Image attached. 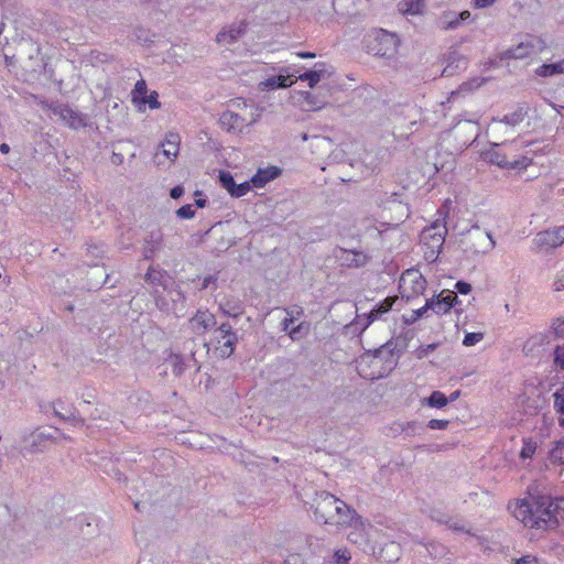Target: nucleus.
I'll return each mask as SVG.
<instances>
[{
    "label": "nucleus",
    "mask_w": 564,
    "mask_h": 564,
    "mask_svg": "<svg viewBox=\"0 0 564 564\" xmlns=\"http://www.w3.org/2000/svg\"><path fill=\"white\" fill-rule=\"evenodd\" d=\"M513 517L524 527L536 530H553L564 518V498L529 494L509 503Z\"/></svg>",
    "instance_id": "f257e3e1"
},
{
    "label": "nucleus",
    "mask_w": 564,
    "mask_h": 564,
    "mask_svg": "<svg viewBox=\"0 0 564 564\" xmlns=\"http://www.w3.org/2000/svg\"><path fill=\"white\" fill-rule=\"evenodd\" d=\"M312 508L318 523L329 525H350L356 518L354 509L327 491L316 494Z\"/></svg>",
    "instance_id": "f03ea898"
},
{
    "label": "nucleus",
    "mask_w": 564,
    "mask_h": 564,
    "mask_svg": "<svg viewBox=\"0 0 564 564\" xmlns=\"http://www.w3.org/2000/svg\"><path fill=\"white\" fill-rule=\"evenodd\" d=\"M15 59L29 73H41L46 66L40 44L30 37H22L17 43Z\"/></svg>",
    "instance_id": "7ed1b4c3"
},
{
    "label": "nucleus",
    "mask_w": 564,
    "mask_h": 564,
    "mask_svg": "<svg viewBox=\"0 0 564 564\" xmlns=\"http://www.w3.org/2000/svg\"><path fill=\"white\" fill-rule=\"evenodd\" d=\"M242 105V112L238 113L232 110L224 111L220 115L219 123L228 132H241L245 127H248L258 121L260 118V110L253 106L249 107L243 100L237 102V106Z\"/></svg>",
    "instance_id": "20e7f679"
},
{
    "label": "nucleus",
    "mask_w": 564,
    "mask_h": 564,
    "mask_svg": "<svg viewBox=\"0 0 564 564\" xmlns=\"http://www.w3.org/2000/svg\"><path fill=\"white\" fill-rule=\"evenodd\" d=\"M212 343L221 358H228L236 349L238 335L229 323H221L214 329Z\"/></svg>",
    "instance_id": "39448f33"
},
{
    "label": "nucleus",
    "mask_w": 564,
    "mask_h": 564,
    "mask_svg": "<svg viewBox=\"0 0 564 564\" xmlns=\"http://www.w3.org/2000/svg\"><path fill=\"white\" fill-rule=\"evenodd\" d=\"M399 289L402 297L409 301L424 293L426 280L419 270L409 269L402 273L399 281Z\"/></svg>",
    "instance_id": "423d86ee"
},
{
    "label": "nucleus",
    "mask_w": 564,
    "mask_h": 564,
    "mask_svg": "<svg viewBox=\"0 0 564 564\" xmlns=\"http://www.w3.org/2000/svg\"><path fill=\"white\" fill-rule=\"evenodd\" d=\"M527 115V111L519 107L513 112L503 116L502 119H492L489 130L494 138H499L501 134L511 135L513 128L520 124Z\"/></svg>",
    "instance_id": "0eeeda50"
},
{
    "label": "nucleus",
    "mask_w": 564,
    "mask_h": 564,
    "mask_svg": "<svg viewBox=\"0 0 564 564\" xmlns=\"http://www.w3.org/2000/svg\"><path fill=\"white\" fill-rule=\"evenodd\" d=\"M465 243V251L470 252L471 254H485L492 250L496 245L491 235L487 231L480 230L479 227H476L474 230L468 232Z\"/></svg>",
    "instance_id": "6e6552de"
},
{
    "label": "nucleus",
    "mask_w": 564,
    "mask_h": 564,
    "mask_svg": "<svg viewBox=\"0 0 564 564\" xmlns=\"http://www.w3.org/2000/svg\"><path fill=\"white\" fill-rule=\"evenodd\" d=\"M399 44L400 40L397 34L380 30L375 37L371 51L381 57H392L397 54Z\"/></svg>",
    "instance_id": "1a4fd4ad"
},
{
    "label": "nucleus",
    "mask_w": 564,
    "mask_h": 564,
    "mask_svg": "<svg viewBox=\"0 0 564 564\" xmlns=\"http://www.w3.org/2000/svg\"><path fill=\"white\" fill-rule=\"evenodd\" d=\"M447 234L446 225L440 220L425 227L420 236L422 248H442Z\"/></svg>",
    "instance_id": "9d476101"
},
{
    "label": "nucleus",
    "mask_w": 564,
    "mask_h": 564,
    "mask_svg": "<svg viewBox=\"0 0 564 564\" xmlns=\"http://www.w3.org/2000/svg\"><path fill=\"white\" fill-rule=\"evenodd\" d=\"M394 346L395 345L392 341H388L387 344L382 345L380 348L375 350L371 362L373 365L386 362V367L382 371H379L377 375L372 373L371 379L382 378L390 373L395 368V366L398 365V356H395L394 354Z\"/></svg>",
    "instance_id": "9b49d317"
},
{
    "label": "nucleus",
    "mask_w": 564,
    "mask_h": 564,
    "mask_svg": "<svg viewBox=\"0 0 564 564\" xmlns=\"http://www.w3.org/2000/svg\"><path fill=\"white\" fill-rule=\"evenodd\" d=\"M545 48V43L536 36H527L524 41L518 45L509 48L506 55L510 58L522 59L542 52Z\"/></svg>",
    "instance_id": "f8f14e48"
},
{
    "label": "nucleus",
    "mask_w": 564,
    "mask_h": 564,
    "mask_svg": "<svg viewBox=\"0 0 564 564\" xmlns=\"http://www.w3.org/2000/svg\"><path fill=\"white\" fill-rule=\"evenodd\" d=\"M50 109L69 128L78 129L86 126L85 117L67 105L54 102L50 105Z\"/></svg>",
    "instance_id": "ddd939ff"
},
{
    "label": "nucleus",
    "mask_w": 564,
    "mask_h": 564,
    "mask_svg": "<svg viewBox=\"0 0 564 564\" xmlns=\"http://www.w3.org/2000/svg\"><path fill=\"white\" fill-rule=\"evenodd\" d=\"M216 316L208 310H197L188 319V326L195 335H204L216 326Z\"/></svg>",
    "instance_id": "4468645a"
},
{
    "label": "nucleus",
    "mask_w": 564,
    "mask_h": 564,
    "mask_svg": "<svg viewBox=\"0 0 564 564\" xmlns=\"http://www.w3.org/2000/svg\"><path fill=\"white\" fill-rule=\"evenodd\" d=\"M534 242L544 250L560 247L564 243V225L538 232Z\"/></svg>",
    "instance_id": "2eb2a0df"
},
{
    "label": "nucleus",
    "mask_w": 564,
    "mask_h": 564,
    "mask_svg": "<svg viewBox=\"0 0 564 564\" xmlns=\"http://www.w3.org/2000/svg\"><path fill=\"white\" fill-rule=\"evenodd\" d=\"M395 300L392 297H387L380 303L376 304L373 308L364 317L358 316L355 322V326L358 328L360 326L361 332H364L373 321L380 318L384 313L389 312Z\"/></svg>",
    "instance_id": "dca6fc26"
},
{
    "label": "nucleus",
    "mask_w": 564,
    "mask_h": 564,
    "mask_svg": "<svg viewBox=\"0 0 564 564\" xmlns=\"http://www.w3.org/2000/svg\"><path fill=\"white\" fill-rule=\"evenodd\" d=\"M499 145H500L499 143H494L491 149L486 153V159L490 163L496 164L499 167L506 169V170L520 169V167L527 165L524 163V161H525L524 158L521 161L520 160H508L506 154L501 153L498 150Z\"/></svg>",
    "instance_id": "f3484780"
},
{
    "label": "nucleus",
    "mask_w": 564,
    "mask_h": 564,
    "mask_svg": "<svg viewBox=\"0 0 564 564\" xmlns=\"http://www.w3.org/2000/svg\"><path fill=\"white\" fill-rule=\"evenodd\" d=\"M181 138L177 133H169L163 142L160 144V150L154 154L158 164H161L160 155L174 161L178 154Z\"/></svg>",
    "instance_id": "a211bd4d"
},
{
    "label": "nucleus",
    "mask_w": 564,
    "mask_h": 564,
    "mask_svg": "<svg viewBox=\"0 0 564 564\" xmlns=\"http://www.w3.org/2000/svg\"><path fill=\"white\" fill-rule=\"evenodd\" d=\"M458 302L455 292L443 291L436 299L427 300V307L436 314L447 313Z\"/></svg>",
    "instance_id": "6ab92c4d"
},
{
    "label": "nucleus",
    "mask_w": 564,
    "mask_h": 564,
    "mask_svg": "<svg viewBox=\"0 0 564 564\" xmlns=\"http://www.w3.org/2000/svg\"><path fill=\"white\" fill-rule=\"evenodd\" d=\"M218 305L223 314L229 317L237 318L243 313V304L236 296H224Z\"/></svg>",
    "instance_id": "aec40b11"
},
{
    "label": "nucleus",
    "mask_w": 564,
    "mask_h": 564,
    "mask_svg": "<svg viewBox=\"0 0 564 564\" xmlns=\"http://www.w3.org/2000/svg\"><path fill=\"white\" fill-rule=\"evenodd\" d=\"M281 174V170L276 166H269L267 169H260L251 177V184L254 188H262L267 183L273 181Z\"/></svg>",
    "instance_id": "412c9836"
},
{
    "label": "nucleus",
    "mask_w": 564,
    "mask_h": 564,
    "mask_svg": "<svg viewBox=\"0 0 564 564\" xmlns=\"http://www.w3.org/2000/svg\"><path fill=\"white\" fill-rule=\"evenodd\" d=\"M339 260L346 267L360 268L368 262L369 258L364 252L343 249Z\"/></svg>",
    "instance_id": "4be33fe9"
},
{
    "label": "nucleus",
    "mask_w": 564,
    "mask_h": 564,
    "mask_svg": "<svg viewBox=\"0 0 564 564\" xmlns=\"http://www.w3.org/2000/svg\"><path fill=\"white\" fill-rule=\"evenodd\" d=\"M448 64L443 70V75L452 76L457 70H464L467 68L468 61L465 56L460 55L456 51H452L448 54Z\"/></svg>",
    "instance_id": "5701e85b"
},
{
    "label": "nucleus",
    "mask_w": 564,
    "mask_h": 564,
    "mask_svg": "<svg viewBox=\"0 0 564 564\" xmlns=\"http://www.w3.org/2000/svg\"><path fill=\"white\" fill-rule=\"evenodd\" d=\"M247 23L240 22L238 25H232L227 31H221L217 34V42L231 44L238 41V39L246 32Z\"/></svg>",
    "instance_id": "b1692460"
},
{
    "label": "nucleus",
    "mask_w": 564,
    "mask_h": 564,
    "mask_svg": "<svg viewBox=\"0 0 564 564\" xmlns=\"http://www.w3.org/2000/svg\"><path fill=\"white\" fill-rule=\"evenodd\" d=\"M145 281L158 289V286H162L163 290H167V286L174 284V282L167 276L165 273L159 270H154L150 268L145 274Z\"/></svg>",
    "instance_id": "393cba45"
},
{
    "label": "nucleus",
    "mask_w": 564,
    "mask_h": 564,
    "mask_svg": "<svg viewBox=\"0 0 564 564\" xmlns=\"http://www.w3.org/2000/svg\"><path fill=\"white\" fill-rule=\"evenodd\" d=\"M293 84L292 75H283L279 74L275 76H271L267 78L264 82L260 83V87L262 90L264 89H276V88H286Z\"/></svg>",
    "instance_id": "a878e982"
},
{
    "label": "nucleus",
    "mask_w": 564,
    "mask_h": 564,
    "mask_svg": "<svg viewBox=\"0 0 564 564\" xmlns=\"http://www.w3.org/2000/svg\"><path fill=\"white\" fill-rule=\"evenodd\" d=\"M167 296L170 297V305L173 306L172 312L174 314H177L178 312L184 311L185 308V295L182 290L178 288H175L174 284H170L167 286Z\"/></svg>",
    "instance_id": "bb28decb"
},
{
    "label": "nucleus",
    "mask_w": 564,
    "mask_h": 564,
    "mask_svg": "<svg viewBox=\"0 0 564 564\" xmlns=\"http://www.w3.org/2000/svg\"><path fill=\"white\" fill-rule=\"evenodd\" d=\"M535 74L540 77H552L564 74V58L552 64H543L535 69Z\"/></svg>",
    "instance_id": "cd10ccee"
},
{
    "label": "nucleus",
    "mask_w": 564,
    "mask_h": 564,
    "mask_svg": "<svg viewBox=\"0 0 564 564\" xmlns=\"http://www.w3.org/2000/svg\"><path fill=\"white\" fill-rule=\"evenodd\" d=\"M397 430H400L405 436L421 435L425 431V425L417 421L406 423H397Z\"/></svg>",
    "instance_id": "c85d7f7f"
},
{
    "label": "nucleus",
    "mask_w": 564,
    "mask_h": 564,
    "mask_svg": "<svg viewBox=\"0 0 564 564\" xmlns=\"http://www.w3.org/2000/svg\"><path fill=\"white\" fill-rule=\"evenodd\" d=\"M423 6V0H403L399 3V10L403 14H419Z\"/></svg>",
    "instance_id": "c756f323"
},
{
    "label": "nucleus",
    "mask_w": 564,
    "mask_h": 564,
    "mask_svg": "<svg viewBox=\"0 0 564 564\" xmlns=\"http://www.w3.org/2000/svg\"><path fill=\"white\" fill-rule=\"evenodd\" d=\"M147 105L150 109H159L161 107L159 101V94L155 90H152L150 95H145V97L141 99L135 107L138 111L144 112Z\"/></svg>",
    "instance_id": "7c9ffc66"
},
{
    "label": "nucleus",
    "mask_w": 564,
    "mask_h": 564,
    "mask_svg": "<svg viewBox=\"0 0 564 564\" xmlns=\"http://www.w3.org/2000/svg\"><path fill=\"white\" fill-rule=\"evenodd\" d=\"M424 403L431 408L442 409L448 404V399L443 392L433 391L431 395L424 400Z\"/></svg>",
    "instance_id": "2f4dec72"
},
{
    "label": "nucleus",
    "mask_w": 564,
    "mask_h": 564,
    "mask_svg": "<svg viewBox=\"0 0 564 564\" xmlns=\"http://www.w3.org/2000/svg\"><path fill=\"white\" fill-rule=\"evenodd\" d=\"M440 22L443 30H455L459 26L458 15L453 11L444 12Z\"/></svg>",
    "instance_id": "473e14b6"
},
{
    "label": "nucleus",
    "mask_w": 564,
    "mask_h": 564,
    "mask_svg": "<svg viewBox=\"0 0 564 564\" xmlns=\"http://www.w3.org/2000/svg\"><path fill=\"white\" fill-rule=\"evenodd\" d=\"M304 100H305L306 105L308 106L310 110H318L327 105L326 98H319L318 95L310 93V91H306L304 94Z\"/></svg>",
    "instance_id": "72a5a7b5"
},
{
    "label": "nucleus",
    "mask_w": 564,
    "mask_h": 564,
    "mask_svg": "<svg viewBox=\"0 0 564 564\" xmlns=\"http://www.w3.org/2000/svg\"><path fill=\"white\" fill-rule=\"evenodd\" d=\"M550 460L552 464L564 466V438L557 441L551 449Z\"/></svg>",
    "instance_id": "f704fd0d"
},
{
    "label": "nucleus",
    "mask_w": 564,
    "mask_h": 564,
    "mask_svg": "<svg viewBox=\"0 0 564 564\" xmlns=\"http://www.w3.org/2000/svg\"><path fill=\"white\" fill-rule=\"evenodd\" d=\"M148 94V85L144 79H140L135 83L134 88L131 91V101L134 106L140 102L141 99Z\"/></svg>",
    "instance_id": "c9c22d12"
},
{
    "label": "nucleus",
    "mask_w": 564,
    "mask_h": 564,
    "mask_svg": "<svg viewBox=\"0 0 564 564\" xmlns=\"http://www.w3.org/2000/svg\"><path fill=\"white\" fill-rule=\"evenodd\" d=\"M554 408L558 413V423L564 427V387L557 390L554 394Z\"/></svg>",
    "instance_id": "e433bc0d"
},
{
    "label": "nucleus",
    "mask_w": 564,
    "mask_h": 564,
    "mask_svg": "<svg viewBox=\"0 0 564 564\" xmlns=\"http://www.w3.org/2000/svg\"><path fill=\"white\" fill-rule=\"evenodd\" d=\"M154 302L156 307L162 311L170 313L173 310V306L170 305L171 301L166 294H162L159 289H154Z\"/></svg>",
    "instance_id": "4c0bfd02"
},
{
    "label": "nucleus",
    "mask_w": 564,
    "mask_h": 564,
    "mask_svg": "<svg viewBox=\"0 0 564 564\" xmlns=\"http://www.w3.org/2000/svg\"><path fill=\"white\" fill-rule=\"evenodd\" d=\"M310 332V324L306 322L300 323L297 326L292 327L289 336L292 340H300L305 337Z\"/></svg>",
    "instance_id": "58836bf2"
},
{
    "label": "nucleus",
    "mask_w": 564,
    "mask_h": 564,
    "mask_svg": "<svg viewBox=\"0 0 564 564\" xmlns=\"http://www.w3.org/2000/svg\"><path fill=\"white\" fill-rule=\"evenodd\" d=\"M536 447V442L532 441L531 438L524 440L520 451V457L522 459L531 458L534 455Z\"/></svg>",
    "instance_id": "ea45409f"
},
{
    "label": "nucleus",
    "mask_w": 564,
    "mask_h": 564,
    "mask_svg": "<svg viewBox=\"0 0 564 564\" xmlns=\"http://www.w3.org/2000/svg\"><path fill=\"white\" fill-rule=\"evenodd\" d=\"M62 402L61 401H57L56 403H54L53 405V410H54V415L63 421H70L73 422L74 424H79V425H83L84 424V419L79 417V416H76L74 413H70L68 415H65L62 413V411H59L56 405L57 404H61Z\"/></svg>",
    "instance_id": "a19ab883"
},
{
    "label": "nucleus",
    "mask_w": 564,
    "mask_h": 564,
    "mask_svg": "<svg viewBox=\"0 0 564 564\" xmlns=\"http://www.w3.org/2000/svg\"><path fill=\"white\" fill-rule=\"evenodd\" d=\"M89 274L96 279V283L94 284V286L97 288L107 283V280L109 278V275L106 273V270L99 267L93 268Z\"/></svg>",
    "instance_id": "79ce46f5"
},
{
    "label": "nucleus",
    "mask_w": 564,
    "mask_h": 564,
    "mask_svg": "<svg viewBox=\"0 0 564 564\" xmlns=\"http://www.w3.org/2000/svg\"><path fill=\"white\" fill-rule=\"evenodd\" d=\"M219 182L221 186L228 191L229 194L235 188L236 182L234 180V176L229 172L221 171L219 173Z\"/></svg>",
    "instance_id": "37998d69"
},
{
    "label": "nucleus",
    "mask_w": 564,
    "mask_h": 564,
    "mask_svg": "<svg viewBox=\"0 0 564 564\" xmlns=\"http://www.w3.org/2000/svg\"><path fill=\"white\" fill-rule=\"evenodd\" d=\"M170 362L173 366V373L175 376H181L185 371L184 361L181 355H172Z\"/></svg>",
    "instance_id": "c03bdc74"
},
{
    "label": "nucleus",
    "mask_w": 564,
    "mask_h": 564,
    "mask_svg": "<svg viewBox=\"0 0 564 564\" xmlns=\"http://www.w3.org/2000/svg\"><path fill=\"white\" fill-rule=\"evenodd\" d=\"M251 187H253L251 180L249 182L235 184V188L231 191L230 195L234 197H242L251 189Z\"/></svg>",
    "instance_id": "a18cd8bd"
},
{
    "label": "nucleus",
    "mask_w": 564,
    "mask_h": 564,
    "mask_svg": "<svg viewBox=\"0 0 564 564\" xmlns=\"http://www.w3.org/2000/svg\"><path fill=\"white\" fill-rule=\"evenodd\" d=\"M300 80L307 82L311 88H314L318 83L319 78L316 72L307 70L297 76Z\"/></svg>",
    "instance_id": "49530a36"
},
{
    "label": "nucleus",
    "mask_w": 564,
    "mask_h": 564,
    "mask_svg": "<svg viewBox=\"0 0 564 564\" xmlns=\"http://www.w3.org/2000/svg\"><path fill=\"white\" fill-rule=\"evenodd\" d=\"M111 412L106 405L97 406L94 412L90 413L91 420H109Z\"/></svg>",
    "instance_id": "de8ad7c7"
},
{
    "label": "nucleus",
    "mask_w": 564,
    "mask_h": 564,
    "mask_svg": "<svg viewBox=\"0 0 564 564\" xmlns=\"http://www.w3.org/2000/svg\"><path fill=\"white\" fill-rule=\"evenodd\" d=\"M484 339V333L477 332V333H467L463 339V345L470 347Z\"/></svg>",
    "instance_id": "09e8293b"
},
{
    "label": "nucleus",
    "mask_w": 564,
    "mask_h": 564,
    "mask_svg": "<svg viewBox=\"0 0 564 564\" xmlns=\"http://www.w3.org/2000/svg\"><path fill=\"white\" fill-rule=\"evenodd\" d=\"M176 215L181 219H191L195 216V209L193 205L186 204L176 210Z\"/></svg>",
    "instance_id": "8fccbe9b"
},
{
    "label": "nucleus",
    "mask_w": 564,
    "mask_h": 564,
    "mask_svg": "<svg viewBox=\"0 0 564 564\" xmlns=\"http://www.w3.org/2000/svg\"><path fill=\"white\" fill-rule=\"evenodd\" d=\"M161 240H162V234L158 230V231H152L148 239L145 240L148 245L151 246L149 252H153L154 249L161 243Z\"/></svg>",
    "instance_id": "3c124183"
},
{
    "label": "nucleus",
    "mask_w": 564,
    "mask_h": 564,
    "mask_svg": "<svg viewBox=\"0 0 564 564\" xmlns=\"http://www.w3.org/2000/svg\"><path fill=\"white\" fill-rule=\"evenodd\" d=\"M430 310V307H427V302L425 303L424 306H422L421 308H417V310H414L411 314L410 317H406L405 318V323L406 324H413L414 322H416L417 319H420L421 317H423V315Z\"/></svg>",
    "instance_id": "603ef678"
},
{
    "label": "nucleus",
    "mask_w": 564,
    "mask_h": 564,
    "mask_svg": "<svg viewBox=\"0 0 564 564\" xmlns=\"http://www.w3.org/2000/svg\"><path fill=\"white\" fill-rule=\"evenodd\" d=\"M423 250L425 260L429 262H435L442 251V248H423Z\"/></svg>",
    "instance_id": "864d4df0"
},
{
    "label": "nucleus",
    "mask_w": 564,
    "mask_h": 564,
    "mask_svg": "<svg viewBox=\"0 0 564 564\" xmlns=\"http://www.w3.org/2000/svg\"><path fill=\"white\" fill-rule=\"evenodd\" d=\"M448 425H449V421H447V420L432 419L429 421L426 426L431 430H446L448 427Z\"/></svg>",
    "instance_id": "5fc2aeb1"
},
{
    "label": "nucleus",
    "mask_w": 564,
    "mask_h": 564,
    "mask_svg": "<svg viewBox=\"0 0 564 564\" xmlns=\"http://www.w3.org/2000/svg\"><path fill=\"white\" fill-rule=\"evenodd\" d=\"M554 364L564 369V346H557L554 350Z\"/></svg>",
    "instance_id": "6e6d98bb"
},
{
    "label": "nucleus",
    "mask_w": 564,
    "mask_h": 564,
    "mask_svg": "<svg viewBox=\"0 0 564 564\" xmlns=\"http://www.w3.org/2000/svg\"><path fill=\"white\" fill-rule=\"evenodd\" d=\"M553 290L555 292H560V291L564 290V269L560 270L556 273V276H555L554 282H553Z\"/></svg>",
    "instance_id": "4d7b16f0"
},
{
    "label": "nucleus",
    "mask_w": 564,
    "mask_h": 564,
    "mask_svg": "<svg viewBox=\"0 0 564 564\" xmlns=\"http://www.w3.org/2000/svg\"><path fill=\"white\" fill-rule=\"evenodd\" d=\"M552 329L557 337L564 336V318H556L552 323Z\"/></svg>",
    "instance_id": "13d9d810"
},
{
    "label": "nucleus",
    "mask_w": 564,
    "mask_h": 564,
    "mask_svg": "<svg viewBox=\"0 0 564 564\" xmlns=\"http://www.w3.org/2000/svg\"><path fill=\"white\" fill-rule=\"evenodd\" d=\"M33 441L34 442H42L44 440H53L54 438V435L52 434V432H45V431H40V430H36L33 434Z\"/></svg>",
    "instance_id": "bf43d9fd"
},
{
    "label": "nucleus",
    "mask_w": 564,
    "mask_h": 564,
    "mask_svg": "<svg viewBox=\"0 0 564 564\" xmlns=\"http://www.w3.org/2000/svg\"><path fill=\"white\" fill-rule=\"evenodd\" d=\"M311 70L316 72L319 79H323V78L329 76V73L327 72L326 65L324 63H316L314 65L313 69H311Z\"/></svg>",
    "instance_id": "052dcab7"
},
{
    "label": "nucleus",
    "mask_w": 564,
    "mask_h": 564,
    "mask_svg": "<svg viewBox=\"0 0 564 564\" xmlns=\"http://www.w3.org/2000/svg\"><path fill=\"white\" fill-rule=\"evenodd\" d=\"M455 290H456L457 293L466 295V294L470 293L471 285L468 282L458 281L455 284Z\"/></svg>",
    "instance_id": "680f3d73"
},
{
    "label": "nucleus",
    "mask_w": 564,
    "mask_h": 564,
    "mask_svg": "<svg viewBox=\"0 0 564 564\" xmlns=\"http://www.w3.org/2000/svg\"><path fill=\"white\" fill-rule=\"evenodd\" d=\"M295 321V317L294 316H291V317H285L282 322H281V330L282 332H285V333H290V330L292 329V325Z\"/></svg>",
    "instance_id": "e2e57ef3"
},
{
    "label": "nucleus",
    "mask_w": 564,
    "mask_h": 564,
    "mask_svg": "<svg viewBox=\"0 0 564 564\" xmlns=\"http://www.w3.org/2000/svg\"><path fill=\"white\" fill-rule=\"evenodd\" d=\"M437 347V344H430L426 346H423L417 351V357L423 358L426 357L430 352H432Z\"/></svg>",
    "instance_id": "0e129e2a"
},
{
    "label": "nucleus",
    "mask_w": 564,
    "mask_h": 564,
    "mask_svg": "<svg viewBox=\"0 0 564 564\" xmlns=\"http://www.w3.org/2000/svg\"><path fill=\"white\" fill-rule=\"evenodd\" d=\"M448 528L454 530V531H459V532H469L468 530L465 529V527L463 524H460L458 521H454V520H451V521H447L446 522Z\"/></svg>",
    "instance_id": "69168bd1"
},
{
    "label": "nucleus",
    "mask_w": 564,
    "mask_h": 564,
    "mask_svg": "<svg viewBox=\"0 0 564 564\" xmlns=\"http://www.w3.org/2000/svg\"><path fill=\"white\" fill-rule=\"evenodd\" d=\"M516 564H539L534 556L525 555L516 561Z\"/></svg>",
    "instance_id": "338daca9"
},
{
    "label": "nucleus",
    "mask_w": 564,
    "mask_h": 564,
    "mask_svg": "<svg viewBox=\"0 0 564 564\" xmlns=\"http://www.w3.org/2000/svg\"><path fill=\"white\" fill-rule=\"evenodd\" d=\"M184 194V188L181 185L174 186L170 191V196L174 199L180 198Z\"/></svg>",
    "instance_id": "774afa93"
}]
</instances>
